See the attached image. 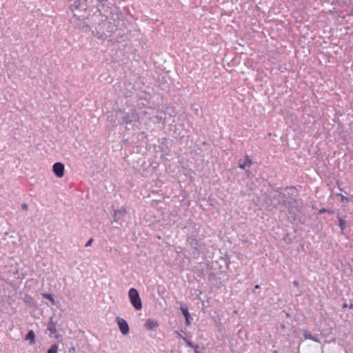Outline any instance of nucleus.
I'll list each match as a JSON object with an SVG mask.
<instances>
[{
	"label": "nucleus",
	"mask_w": 353,
	"mask_h": 353,
	"mask_svg": "<svg viewBox=\"0 0 353 353\" xmlns=\"http://www.w3.org/2000/svg\"><path fill=\"white\" fill-rule=\"evenodd\" d=\"M128 296L132 305L137 310L142 308V302L138 291L135 288L130 289Z\"/></svg>",
	"instance_id": "obj_1"
},
{
	"label": "nucleus",
	"mask_w": 353,
	"mask_h": 353,
	"mask_svg": "<svg viewBox=\"0 0 353 353\" xmlns=\"http://www.w3.org/2000/svg\"><path fill=\"white\" fill-rule=\"evenodd\" d=\"M52 171L58 178H62L64 176V165L60 162L55 163L52 166Z\"/></svg>",
	"instance_id": "obj_2"
},
{
	"label": "nucleus",
	"mask_w": 353,
	"mask_h": 353,
	"mask_svg": "<svg viewBox=\"0 0 353 353\" xmlns=\"http://www.w3.org/2000/svg\"><path fill=\"white\" fill-rule=\"evenodd\" d=\"M117 322L121 333L124 335L128 334L129 333V326L127 321L121 317H117Z\"/></svg>",
	"instance_id": "obj_3"
},
{
	"label": "nucleus",
	"mask_w": 353,
	"mask_h": 353,
	"mask_svg": "<svg viewBox=\"0 0 353 353\" xmlns=\"http://www.w3.org/2000/svg\"><path fill=\"white\" fill-rule=\"evenodd\" d=\"M245 159L243 163H241L240 161L239 163V167L243 170H244L245 168L250 167L252 164V160L250 159V157L248 155H246L245 157Z\"/></svg>",
	"instance_id": "obj_4"
},
{
	"label": "nucleus",
	"mask_w": 353,
	"mask_h": 353,
	"mask_svg": "<svg viewBox=\"0 0 353 353\" xmlns=\"http://www.w3.org/2000/svg\"><path fill=\"white\" fill-rule=\"evenodd\" d=\"M158 326V322L155 320L149 319L145 321V327L148 330H152Z\"/></svg>",
	"instance_id": "obj_5"
},
{
	"label": "nucleus",
	"mask_w": 353,
	"mask_h": 353,
	"mask_svg": "<svg viewBox=\"0 0 353 353\" xmlns=\"http://www.w3.org/2000/svg\"><path fill=\"white\" fill-rule=\"evenodd\" d=\"M47 328L51 334H55L57 332L56 323L54 322H53L52 321H50L48 323Z\"/></svg>",
	"instance_id": "obj_6"
},
{
	"label": "nucleus",
	"mask_w": 353,
	"mask_h": 353,
	"mask_svg": "<svg viewBox=\"0 0 353 353\" xmlns=\"http://www.w3.org/2000/svg\"><path fill=\"white\" fill-rule=\"evenodd\" d=\"M26 340L28 341L30 344H33L35 342V334L32 330L29 331L28 334L26 336Z\"/></svg>",
	"instance_id": "obj_7"
},
{
	"label": "nucleus",
	"mask_w": 353,
	"mask_h": 353,
	"mask_svg": "<svg viewBox=\"0 0 353 353\" xmlns=\"http://www.w3.org/2000/svg\"><path fill=\"white\" fill-rule=\"evenodd\" d=\"M181 310H182L183 314L184 315V316L185 318L187 325H189L190 323V313L188 312V309L182 307Z\"/></svg>",
	"instance_id": "obj_8"
},
{
	"label": "nucleus",
	"mask_w": 353,
	"mask_h": 353,
	"mask_svg": "<svg viewBox=\"0 0 353 353\" xmlns=\"http://www.w3.org/2000/svg\"><path fill=\"white\" fill-rule=\"evenodd\" d=\"M304 337L305 339H310V340H312L314 341H316V342H318L319 340L315 338L314 336H313L309 332L307 331H305L304 332Z\"/></svg>",
	"instance_id": "obj_9"
},
{
	"label": "nucleus",
	"mask_w": 353,
	"mask_h": 353,
	"mask_svg": "<svg viewBox=\"0 0 353 353\" xmlns=\"http://www.w3.org/2000/svg\"><path fill=\"white\" fill-rule=\"evenodd\" d=\"M58 350H59L58 345L57 344H54L48 350V353H57Z\"/></svg>",
	"instance_id": "obj_10"
},
{
	"label": "nucleus",
	"mask_w": 353,
	"mask_h": 353,
	"mask_svg": "<svg viewBox=\"0 0 353 353\" xmlns=\"http://www.w3.org/2000/svg\"><path fill=\"white\" fill-rule=\"evenodd\" d=\"M42 296H43L44 298H46V299H48V300H49V301H50L52 304H54V303H55V301H54V298H53V296H52V294H46V293H45V294H42Z\"/></svg>",
	"instance_id": "obj_11"
},
{
	"label": "nucleus",
	"mask_w": 353,
	"mask_h": 353,
	"mask_svg": "<svg viewBox=\"0 0 353 353\" xmlns=\"http://www.w3.org/2000/svg\"><path fill=\"white\" fill-rule=\"evenodd\" d=\"M126 214V210H115L114 211V216L119 217L123 214Z\"/></svg>",
	"instance_id": "obj_12"
},
{
	"label": "nucleus",
	"mask_w": 353,
	"mask_h": 353,
	"mask_svg": "<svg viewBox=\"0 0 353 353\" xmlns=\"http://www.w3.org/2000/svg\"><path fill=\"white\" fill-rule=\"evenodd\" d=\"M339 196H340L341 201L348 202L350 201V199L349 197H347L341 194H339Z\"/></svg>",
	"instance_id": "obj_13"
},
{
	"label": "nucleus",
	"mask_w": 353,
	"mask_h": 353,
	"mask_svg": "<svg viewBox=\"0 0 353 353\" xmlns=\"http://www.w3.org/2000/svg\"><path fill=\"white\" fill-rule=\"evenodd\" d=\"M345 221L342 219H339V226L341 228V230H343L345 226Z\"/></svg>",
	"instance_id": "obj_14"
},
{
	"label": "nucleus",
	"mask_w": 353,
	"mask_h": 353,
	"mask_svg": "<svg viewBox=\"0 0 353 353\" xmlns=\"http://www.w3.org/2000/svg\"><path fill=\"white\" fill-rule=\"evenodd\" d=\"M93 242V239H90L85 244V247H89L92 245Z\"/></svg>",
	"instance_id": "obj_15"
},
{
	"label": "nucleus",
	"mask_w": 353,
	"mask_h": 353,
	"mask_svg": "<svg viewBox=\"0 0 353 353\" xmlns=\"http://www.w3.org/2000/svg\"><path fill=\"white\" fill-rule=\"evenodd\" d=\"M69 353H76V349L74 347H71L70 350H69Z\"/></svg>",
	"instance_id": "obj_16"
},
{
	"label": "nucleus",
	"mask_w": 353,
	"mask_h": 353,
	"mask_svg": "<svg viewBox=\"0 0 353 353\" xmlns=\"http://www.w3.org/2000/svg\"><path fill=\"white\" fill-rule=\"evenodd\" d=\"M330 212L328 210L325 209V208H323V209H321L319 210V212L320 213H323V212Z\"/></svg>",
	"instance_id": "obj_17"
},
{
	"label": "nucleus",
	"mask_w": 353,
	"mask_h": 353,
	"mask_svg": "<svg viewBox=\"0 0 353 353\" xmlns=\"http://www.w3.org/2000/svg\"><path fill=\"white\" fill-rule=\"evenodd\" d=\"M293 283H294V285L295 286H296V287H298V286L299 285V282H298L297 281H294L293 282Z\"/></svg>",
	"instance_id": "obj_18"
},
{
	"label": "nucleus",
	"mask_w": 353,
	"mask_h": 353,
	"mask_svg": "<svg viewBox=\"0 0 353 353\" xmlns=\"http://www.w3.org/2000/svg\"><path fill=\"white\" fill-rule=\"evenodd\" d=\"M259 285H255V289H259Z\"/></svg>",
	"instance_id": "obj_19"
},
{
	"label": "nucleus",
	"mask_w": 353,
	"mask_h": 353,
	"mask_svg": "<svg viewBox=\"0 0 353 353\" xmlns=\"http://www.w3.org/2000/svg\"><path fill=\"white\" fill-rule=\"evenodd\" d=\"M23 210L27 208V206L26 205H23Z\"/></svg>",
	"instance_id": "obj_20"
},
{
	"label": "nucleus",
	"mask_w": 353,
	"mask_h": 353,
	"mask_svg": "<svg viewBox=\"0 0 353 353\" xmlns=\"http://www.w3.org/2000/svg\"><path fill=\"white\" fill-rule=\"evenodd\" d=\"M347 307V304H346V303H345V304L343 305V307Z\"/></svg>",
	"instance_id": "obj_21"
},
{
	"label": "nucleus",
	"mask_w": 353,
	"mask_h": 353,
	"mask_svg": "<svg viewBox=\"0 0 353 353\" xmlns=\"http://www.w3.org/2000/svg\"><path fill=\"white\" fill-rule=\"evenodd\" d=\"M352 307H353V305H352V304H351V305L349 306V307H350V308H352Z\"/></svg>",
	"instance_id": "obj_22"
},
{
	"label": "nucleus",
	"mask_w": 353,
	"mask_h": 353,
	"mask_svg": "<svg viewBox=\"0 0 353 353\" xmlns=\"http://www.w3.org/2000/svg\"><path fill=\"white\" fill-rule=\"evenodd\" d=\"M189 346H191V344L190 343H187Z\"/></svg>",
	"instance_id": "obj_23"
}]
</instances>
